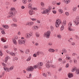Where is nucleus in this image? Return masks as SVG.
<instances>
[{
  "label": "nucleus",
  "instance_id": "f257e3e1",
  "mask_svg": "<svg viewBox=\"0 0 79 79\" xmlns=\"http://www.w3.org/2000/svg\"><path fill=\"white\" fill-rule=\"evenodd\" d=\"M37 67L35 65H34L33 67L32 66H28L27 69V71H31L32 72L34 70V69H36Z\"/></svg>",
  "mask_w": 79,
  "mask_h": 79
},
{
  "label": "nucleus",
  "instance_id": "f03ea898",
  "mask_svg": "<svg viewBox=\"0 0 79 79\" xmlns=\"http://www.w3.org/2000/svg\"><path fill=\"white\" fill-rule=\"evenodd\" d=\"M43 11L41 12V13L43 15H44V14H47L48 13L50 12V10L49 9H46L44 8H43Z\"/></svg>",
  "mask_w": 79,
  "mask_h": 79
},
{
  "label": "nucleus",
  "instance_id": "7ed1b4c3",
  "mask_svg": "<svg viewBox=\"0 0 79 79\" xmlns=\"http://www.w3.org/2000/svg\"><path fill=\"white\" fill-rule=\"evenodd\" d=\"M51 34V32L50 31H48L46 33H45L44 35V36L45 37H46L47 39H49L50 37V34Z\"/></svg>",
  "mask_w": 79,
  "mask_h": 79
},
{
  "label": "nucleus",
  "instance_id": "20e7f679",
  "mask_svg": "<svg viewBox=\"0 0 79 79\" xmlns=\"http://www.w3.org/2000/svg\"><path fill=\"white\" fill-rule=\"evenodd\" d=\"M61 20L60 19H58L56 20V22L55 23V26L56 27L58 28V27H59V26H60V24H61Z\"/></svg>",
  "mask_w": 79,
  "mask_h": 79
},
{
  "label": "nucleus",
  "instance_id": "39448f33",
  "mask_svg": "<svg viewBox=\"0 0 79 79\" xmlns=\"http://www.w3.org/2000/svg\"><path fill=\"white\" fill-rule=\"evenodd\" d=\"M52 63V61L49 60L48 61V63L46 64V67L48 69H50L51 67V64Z\"/></svg>",
  "mask_w": 79,
  "mask_h": 79
},
{
  "label": "nucleus",
  "instance_id": "423d86ee",
  "mask_svg": "<svg viewBox=\"0 0 79 79\" xmlns=\"http://www.w3.org/2000/svg\"><path fill=\"white\" fill-rule=\"evenodd\" d=\"M35 66H36V68H39V69H42L41 66H43V63L39 62L38 63V64H37L36 65H35Z\"/></svg>",
  "mask_w": 79,
  "mask_h": 79
},
{
  "label": "nucleus",
  "instance_id": "0eeeda50",
  "mask_svg": "<svg viewBox=\"0 0 79 79\" xmlns=\"http://www.w3.org/2000/svg\"><path fill=\"white\" fill-rule=\"evenodd\" d=\"M74 23L76 24H79V16H77L76 18L75 21H74Z\"/></svg>",
  "mask_w": 79,
  "mask_h": 79
},
{
  "label": "nucleus",
  "instance_id": "6e6552de",
  "mask_svg": "<svg viewBox=\"0 0 79 79\" xmlns=\"http://www.w3.org/2000/svg\"><path fill=\"white\" fill-rule=\"evenodd\" d=\"M26 40H19L18 41L19 44H24L26 43Z\"/></svg>",
  "mask_w": 79,
  "mask_h": 79
},
{
  "label": "nucleus",
  "instance_id": "1a4fd4ad",
  "mask_svg": "<svg viewBox=\"0 0 79 79\" xmlns=\"http://www.w3.org/2000/svg\"><path fill=\"white\" fill-rule=\"evenodd\" d=\"M9 15H8L7 16V18H13V16L15 15V13L13 12H10L9 13Z\"/></svg>",
  "mask_w": 79,
  "mask_h": 79
},
{
  "label": "nucleus",
  "instance_id": "9d476101",
  "mask_svg": "<svg viewBox=\"0 0 79 79\" xmlns=\"http://www.w3.org/2000/svg\"><path fill=\"white\" fill-rule=\"evenodd\" d=\"M33 24L34 22H27L26 23V26H32V25Z\"/></svg>",
  "mask_w": 79,
  "mask_h": 79
},
{
  "label": "nucleus",
  "instance_id": "9b49d317",
  "mask_svg": "<svg viewBox=\"0 0 79 79\" xmlns=\"http://www.w3.org/2000/svg\"><path fill=\"white\" fill-rule=\"evenodd\" d=\"M28 13L30 15H33L34 13V11L32 10H29L28 11Z\"/></svg>",
  "mask_w": 79,
  "mask_h": 79
},
{
  "label": "nucleus",
  "instance_id": "f8f14e48",
  "mask_svg": "<svg viewBox=\"0 0 79 79\" xmlns=\"http://www.w3.org/2000/svg\"><path fill=\"white\" fill-rule=\"evenodd\" d=\"M3 69L5 71H6V72H10V69L8 67H4Z\"/></svg>",
  "mask_w": 79,
  "mask_h": 79
},
{
  "label": "nucleus",
  "instance_id": "ddd939ff",
  "mask_svg": "<svg viewBox=\"0 0 79 79\" xmlns=\"http://www.w3.org/2000/svg\"><path fill=\"white\" fill-rule=\"evenodd\" d=\"M71 2V1L70 0H63V2H64V3H65V4L66 5H67V4H68V3H69L70 2Z\"/></svg>",
  "mask_w": 79,
  "mask_h": 79
},
{
  "label": "nucleus",
  "instance_id": "4468645a",
  "mask_svg": "<svg viewBox=\"0 0 79 79\" xmlns=\"http://www.w3.org/2000/svg\"><path fill=\"white\" fill-rule=\"evenodd\" d=\"M27 6L29 9H32V4L31 3H29L27 5Z\"/></svg>",
  "mask_w": 79,
  "mask_h": 79
},
{
  "label": "nucleus",
  "instance_id": "2eb2a0df",
  "mask_svg": "<svg viewBox=\"0 0 79 79\" xmlns=\"http://www.w3.org/2000/svg\"><path fill=\"white\" fill-rule=\"evenodd\" d=\"M68 76L69 78H71L73 77V74L72 73H68Z\"/></svg>",
  "mask_w": 79,
  "mask_h": 79
},
{
  "label": "nucleus",
  "instance_id": "dca6fc26",
  "mask_svg": "<svg viewBox=\"0 0 79 79\" xmlns=\"http://www.w3.org/2000/svg\"><path fill=\"white\" fill-rule=\"evenodd\" d=\"M25 37L26 39H30L31 36L29 33H27L25 34Z\"/></svg>",
  "mask_w": 79,
  "mask_h": 79
},
{
  "label": "nucleus",
  "instance_id": "f3484780",
  "mask_svg": "<svg viewBox=\"0 0 79 79\" xmlns=\"http://www.w3.org/2000/svg\"><path fill=\"white\" fill-rule=\"evenodd\" d=\"M12 41L13 44H14V45H16V44H17V42L15 38H12Z\"/></svg>",
  "mask_w": 79,
  "mask_h": 79
},
{
  "label": "nucleus",
  "instance_id": "a211bd4d",
  "mask_svg": "<svg viewBox=\"0 0 79 79\" xmlns=\"http://www.w3.org/2000/svg\"><path fill=\"white\" fill-rule=\"evenodd\" d=\"M35 36L37 38H39L40 37V34L38 32H36L35 33Z\"/></svg>",
  "mask_w": 79,
  "mask_h": 79
},
{
  "label": "nucleus",
  "instance_id": "6ab92c4d",
  "mask_svg": "<svg viewBox=\"0 0 79 79\" xmlns=\"http://www.w3.org/2000/svg\"><path fill=\"white\" fill-rule=\"evenodd\" d=\"M43 52L39 51H38L36 53V54L37 56H39L40 54H43Z\"/></svg>",
  "mask_w": 79,
  "mask_h": 79
},
{
  "label": "nucleus",
  "instance_id": "aec40b11",
  "mask_svg": "<svg viewBox=\"0 0 79 79\" xmlns=\"http://www.w3.org/2000/svg\"><path fill=\"white\" fill-rule=\"evenodd\" d=\"M10 10H11V11L10 12H13V13H15V8L14 7H11L10 8ZM15 15V14H14Z\"/></svg>",
  "mask_w": 79,
  "mask_h": 79
},
{
  "label": "nucleus",
  "instance_id": "412c9836",
  "mask_svg": "<svg viewBox=\"0 0 79 79\" xmlns=\"http://www.w3.org/2000/svg\"><path fill=\"white\" fill-rule=\"evenodd\" d=\"M77 68L75 67H73L72 68V69H71V71L72 72H74V71H76Z\"/></svg>",
  "mask_w": 79,
  "mask_h": 79
},
{
  "label": "nucleus",
  "instance_id": "4be33fe9",
  "mask_svg": "<svg viewBox=\"0 0 79 79\" xmlns=\"http://www.w3.org/2000/svg\"><path fill=\"white\" fill-rule=\"evenodd\" d=\"M7 52L8 53H9L10 55H11V56H15V54L13 53V52H10L9 53L7 51Z\"/></svg>",
  "mask_w": 79,
  "mask_h": 79
},
{
  "label": "nucleus",
  "instance_id": "5701e85b",
  "mask_svg": "<svg viewBox=\"0 0 79 79\" xmlns=\"http://www.w3.org/2000/svg\"><path fill=\"white\" fill-rule=\"evenodd\" d=\"M66 57V60H67L68 61H69V60H70L71 59V57H69L68 55H65Z\"/></svg>",
  "mask_w": 79,
  "mask_h": 79
},
{
  "label": "nucleus",
  "instance_id": "b1692460",
  "mask_svg": "<svg viewBox=\"0 0 79 79\" xmlns=\"http://www.w3.org/2000/svg\"><path fill=\"white\" fill-rule=\"evenodd\" d=\"M48 52H51V53H53L55 52V50L53 49L50 48L48 50Z\"/></svg>",
  "mask_w": 79,
  "mask_h": 79
},
{
  "label": "nucleus",
  "instance_id": "393cba45",
  "mask_svg": "<svg viewBox=\"0 0 79 79\" xmlns=\"http://www.w3.org/2000/svg\"><path fill=\"white\" fill-rule=\"evenodd\" d=\"M2 27H4V28H5V29H8L9 28V26L8 25H2Z\"/></svg>",
  "mask_w": 79,
  "mask_h": 79
},
{
  "label": "nucleus",
  "instance_id": "a878e982",
  "mask_svg": "<svg viewBox=\"0 0 79 79\" xmlns=\"http://www.w3.org/2000/svg\"><path fill=\"white\" fill-rule=\"evenodd\" d=\"M62 51L64 53H67V50L65 48H63L62 50Z\"/></svg>",
  "mask_w": 79,
  "mask_h": 79
},
{
  "label": "nucleus",
  "instance_id": "bb28decb",
  "mask_svg": "<svg viewBox=\"0 0 79 79\" xmlns=\"http://www.w3.org/2000/svg\"><path fill=\"white\" fill-rule=\"evenodd\" d=\"M11 27H17L18 25L16 23H12L11 24Z\"/></svg>",
  "mask_w": 79,
  "mask_h": 79
},
{
  "label": "nucleus",
  "instance_id": "cd10ccee",
  "mask_svg": "<svg viewBox=\"0 0 79 79\" xmlns=\"http://www.w3.org/2000/svg\"><path fill=\"white\" fill-rule=\"evenodd\" d=\"M72 22H70L68 25V27H72Z\"/></svg>",
  "mask_w": 79,
  "mask_h": 79
},
{
  "label": "nucleus",
  "instance_id": "c85d7f7f",
  "mask_svg": "<svg viewBox=\"0 0 79 79\" xmlns=\"http://www.w3.org/2000/svg\"><path fill=\"white\" fill-rule=\"evenodd\" d=\"M14 69V66L12 65L9 68V71H13Z\"/></svg>",
  "mask_w": 79,
  "mask_h": 79
},
{
  "label": "nucleus",
  "instance_id": "c756f323",
  "mask_svg": "<svg viewBox=\"0 0 79 79\" xmlns=\"http://www.w3.org/2000/svg\"><path fill=\"white\" fill-rule=\"evenodd\" d=\"M68 29L69 31H74V29L71 28V27H68Z\"/></svg>",
  "mask_w": 79,
  "mask_h": 79
},
{
  "label": "nucleus",
  "instance_id": "7c9ffc66",
  "mask_svg": "<svg viewBox=\"0 0 79 79\" xmlns=\"http://www.w3.org/2000/svg\"><path fill=\"white\" fill-rule=\"evenodd\" d=\"M64 29V27L63 25H62V26L60 28V31L61 32H62V31H63V30Z\"/></svg>",
  "mask_w": 79,
  "mask_h": 79
},
{
  "label": "nucleus",
  "instance_id": "2f4dec72",
  "mask_svg": "<svg viewBox=\"0 0 79 79\" xmlns=\"http://www.w3.org/2000/svg\"><path fill=\"white\" fill-rule=\"evenodd\" d=\"M12 20L13 21L15 22V23H16L18 20H17V19L15 17H14L12 19Z\"/></svg>",
  "mask_w": 79,
  "mask_h": 79
},
{
  "label": "nucleus",
  "instance_id": "473e14b6",
  "mask_svg": "<svg viewBox=\"0 0 79 79\" xmlns=\"http://www.w3.org/2000/svg\"><path fill=\"white\" fill-rule=\"evenodd\" d=\"M47 74L48 76H52V73L50 72H47Z\"/></svg>",
  "mask_w": 79,
  "mask_h": 79
},
{
  "label": "nucleus",
  "instance_id": "72a5a7b5",
  "mask_svg": "<svg viewBox=\"0 0 79 79\" xmlns=\"http://www.w3.org/2000/svg\"><path fill=\"white\" fill-rule=\"evenodd\" d=\"M63 26H64L66 25V21L65 20H64L63 22V23L62 24Z\"/></svg>",
  "mask_w": 79,
  "mask_h": 79
},
{
  "label": "nucleus",
  "instance_id": "f704fd0d",
  "mask_svg": "<svg viewBox=\"0 0 79 79\" xmlns=\"http://www.w3.org/2000/svg\"><path fill=\"white\" fill-rule=\"evenodd\" d=\"M77 10V7H74L73 8V12H75Z\"/></svg>",
  "mask_w": 79,
  "mask_h": 79
},
{
  "label": "nucleus",
  "instance_id": "c9c22d12",
  "mask_svg": "<svg viewBox=\"0 0 79 79\" xmlns=\"http://www.w3.org/2000/svg\"><path fill=\"white\" fill-rule=\"evenodd\" d=\"M58 11L59 12V13H60L61 14L63 13V11L62 9H59L58 10Z\"/></svg>",
  "mask_w": 79,
  "mask_h": 79
},
{
  "label": "nucleus",
  "instance_id": "e433bc0d",
  "mask_svg": "<svg viewBox=\"0 0 79 79\" xmlns=\"http://www.w3.org/2000/svg\"><path fill=\"white\" fill-rule=\"evenodd\" d=\"M50 29L51 31H53L54 30V27L52 26H51L50 27Z\"/></svg>",
  "mask_w": 79,
  "mask_h": 79
},
{
  "label": "nucleus",
  "instance_id": "4c0bfd02",
  "mask_svg": "<svg viewBox=\"0 0 79 79\" xmlns=\"http://www.w3.org/2000/svg\"><path fill=\"white\" fill-rule=\"evenodd\" d=\"M31 60V57L29 56L27 59L26 60L27 61H29Z\"/></svg>",
  "mask_w": 79,
  "mask_h": 79
},
{
  "label": "nucleus",
  "instance_id": "58836bf2",
  "mask_svg": "<svg viewBox=\"0 0 79 79\" xmlns=\"http://www.w3.org/2000/svg\"><path fill=\"white\" fill-rule=\"evenodd\" d=\"M57 37L58 39H61V35L60 34H58L57 35Z\"/></svg>",
  "mask_w": 79,
  "mask_h": 79
},
{
  "label": "nucleus",
  "instance_id": "ea45409f",
  "mask_svg": "<svg viewBox=\"0 0 79 79\" xmlns=\"http://www.w3.org/2000/svg\"><path fill=\"white\" fill-rule=\"evenodd\" d=\"M22 2L23 4H26L27 3V0H23Z\"/></svg>",
  "mask_w": 79,
  "mask_h": 79
},
{
  "label": "nucleus",
  "instance_id": "a19ab883",
  "mask_svg": "<svg viewBox=\"0 0 79 79\" xmlns=\"http://www.w3.org/2000/svg\"><path fill=\"white\" fill-rule=\"evenodd\" d=\"M41 6L43 7H44L45 6V4H44V3L43 2H41Z\"/></svg>",
  "mask_w": 79,
  "mask_h": 79
},
{
  "label": "nucleus",
  "instance_id": "79ce46f5",
  "mask_svg": "<svg viewBox=\"0 0 79 79\" xmlns=\"http://www.w3.org/2000/svg\"><path fill=\"white\" fill-rule=\"evenodd\" d=\"M29 49L27 50H26V51L25 52L26 54H29Z\"/></svg>",
  "mask_w": 79,
  "mask_h": 79
},
{
  "label": "nucleus",
  "instance_id": "37998d69",
  "mask_svg": "<svg viewBox=\"0 0 79 79\" xmlns=\"http://www.w3.org/2000/svg\"><path fill=\"white\" fill-rule=\"evenodd\" d=\"M31 10H35V11H37V8L35 7H33L32 8Z\"/></svg>",
  "mask_w": 79,
  "mask_h": 79
},
{
  "label": "nucleus",
  "instance_id": "c03bdc74",
  "mask_svg": "<svg viewBox=\"0 0 79 79\" xmlns=\"http://www.w3.org/2000/svg\"><path fill=\"white\" fill-rule=\"evenodd\" d=\"M73 61H74V63L75 64H76V63H77V60L76 59H74Z\"/></svg>",
  "mask_w": 79,
  "mask_h": 79
},
{
  "label": "nucleus",
  "instance_id": "a18cd8bd",
  "mask_svg": "<svg viewBox=\"0 0 79 79\" xmlns=\"http://www.w3.org/2000/svg\"><path fill=\"white\" fill-rule=\"evenodd\" d=\"M71 45H73V46H74V45H76V43H75L74 42H72L71 43Z\"/></svg>",
  "mask_w": 79,
  "mask_h": 79
},
{
  "label": "nucleus",
  "instance_id": "49530a36",
  "mask_svg": "<svg viewBox=\"0 0 79 79\" xmlns=\"http://www.w3.org/2000/svg\"><path fill=\"white\" fill-rule=\"evenodd\" d=\"M51 67H52V68H56V67H55V66L51 64Z\"/></svg>",
  "mask_w": 79,
  "mask_h": 79
},
{
  "label": "nucleus",
  "instance_id": "de8ad7c7",
  "mask_svg": "<svg viewBox=\"0 0 79 79\" xmlns=\"http://www.w3.org/2000/svg\"><path fill=\"white\" fill-rule=\"evenodd\" d=\"M31 76L32 74L31 73H30L29 74V77L27 76V78H31Z\"/></svg>",
  "mask_w": 79,
  "mask_h": 79
},
{
  "label": "nucleus",
  "instance_id": "09e8293b",
  "mask_svg": "<svg viewBox=\"0 0 79 79\" xmlns=\"http://www.w3.org/2000/svg\"><path fill=\"white\" fill-rule=\"evenodd\" d=\"M58 61L59 62H61L62 61V58H59L58 59Z\"/></svg>",
  "mask_w": 79,
  "mask_h": 79
},
{
  "label": "nucleus",
  "instance_id": "8fccbe9b",
  "mask_svg": "<svg viewBox=\"0 0 79 79\" xmlns=\"http://www.w3.org/2000/svg\"><path fill=\"white\" fill-rule=\"evenodd\" d=\"M1 41H2V42H6V40H5L4 39V38H2L1 39Z\"/></svg>",
  "mask_w": 79,
  "mask_h": 79
},
{
  "label": "nucleus",
  "instance_id": "3c124183",
  "mask_svg": "<svg viewBox=\"0 0 79 79\" xmlns=\"http://www.w3.org/2000/svg\"><path fill=\"white\" fill-rule=\"evenodd\" d=\"M1 33L2 34H4V35L6 34V33H5V32L4 31V30L2 31Z\"/></svg>",
  "mask_w": 79,
  "mask_h": 79
},
{
  "label": "nucleus",
  "instance_id": "603ef678",
  "mask_svg": "<svg viewBox=\"0 0 79 79\" xmlns=\"http://www.w3.org/2000/svg\"><path fill=\"white\" fill-rule=\"evenodd\" d=\"M17 34H18V35H21V31H19L18 32Z\"/></svg>",
  "mask_w": 79,
  "mask_h": 79
},
{
  "label": "nucleus",
  "instance_id": "864d4df0",
  "mask_svg": "<svg viewBox=\"0 0 79 79\" xmlns=\"http://www.w3.org/2000/svg\"><path fill=\"white\" fill-rule=\"evenodd\" d=\"M29 34L30 35V37L33 35V32H30Z\"/></svg>",
  "mask_w": 79,
  "mask_h": 79
},
{
  "label": "nucleus",
  "instance_id": "5fc2aeb1",
  "mask_svg": "<svg viewBox=\"0 0 79 79\" xmlns=\"http://www.w3.org/2000/svg\"><path fill=\"white\" fill-rule=\"evenodd\" d=\"M61 4V2H58L56 3V5H60V4Z\"/></svg>",
  "mask_w": 79,
  "mask_h": 79
},
{
  "label": "nucleus",
  "instance_id": "6e6d98bb",
  "mask_svg": "<svg viewBox=\"0 0 79 79\" xmlns=\"http://www.w3.org/2000/svg\"><path fill=\"white\" fill-rule=\"evenodd\" d=\"M43 76L44 77H47V74H46L45 73H44L43 74Z\"/></svg>",
  "mask_w": 79,
  "mask_h": 79
},
{
  "label": "nucleus",
  "instance_id": "4d7b16f0",
  "mask_svg": "<svg viewBox=\"0 0 79 79\" xmlns=\"http://www.w3.org/2000/svg\"><path fill=\"white\" fill-rule=\"evenodd\" d=\"M2 65L3 66H4V67H6V65L4 63L2 64Z\"/></svg>",
  "mask_w": 79,
  "mask_h": 79
},
{
  "label": "nucleus",
  "instance_id": "13d9d810",
  "mask_svg": "<svg viewBox=\"0 0 79 79\" xmlns=\"http://www.w3.org/2000/svg\"><path fill=\"white\" fill-rule=\"evenodd\" d=\"M31 19L33 21H36V20H37V19H34V18H32V19Z\"/></svg>",
  "mask_w": 79,
  "mask_h": 79
},
{
  "label": "nucleus",
  "instance_id": "bf43d9fd",
  "mask_svg": "<svg viewBox=\"0 0 79 79\" xmlns=\"http://www.w3.org/2000/svg\"><path fill=\"white\" fill-rule=\"evenodd\" d=\"M21 8L22 9V10H24L25 8V6H24L22 5L21 6Z\"/></svg>",
  "mask_w": 79,
  "mask_h": 79
},
{
  "label": "nucleus",
  "instance_id": "052dcab7",
  "mask_svg": "<svg viewBox=\"0 0 79 79\" xmlns=\"http://www.w3.org/2000/svg\"><path fill=\"white\" fill-rule=\"evenodd\" d=\"M39 29V26H35V29L36 31L37 30V29Z\"/></svg>",
  "mask_w": 79,
  "mask_h": 79
},
{
  "label": "nucleus",
  "instance_id": "680f3d73",
  "mask_svg": "<svg viewBox=\"0 0 79 79\" xmlns=\"http://www.w3.org/2000/svg\"><path fill=\"white\" fill-rule=\"evenodd\" d=\"M66 62V60H63V61L62 62V63L63 64H64Z\"/></svg>",
  "mask_w": 79,
  "mask_h": 79
},
{
  "label": "nucleus",
  "instance_id": "e2e57ef3",
  "mask_svg": "<svg viewBox=\"0 0 79 79\" xmlns=\"http://www.w3.org/2000/svg\"><path fill=\"white\" fill-rule=\"evenodd\" d=\"M8 59L6 57L5 58V63H7V61H8Z\"/></svg>",
  "mask_w": 79,
  "mask_h": 79
},
{
  "label": "nucleus",
  "instance_id": "0e129e2a",
  "mask_svg": "<svg viewBox=\"0 0 79 79\" xmlns=\"http://www.w3.org/2000/svg\"><path fill=\"white\" fill-rule=\"evenodd\" d=\"M69 64L68 63L65 66V68H69Z\"/></svg>",
  "mask_w": 79,
  "mask_h": 79
},
{
  "label": "nucleus",
  "instance_id": "69168bd1",
  "mask_svg": "<svg viewBox=\"0 0 79 79\" xmlns=\"http://www.w3.org/2000/svg\"><path fill=\"white\" fill-rule=\"evenodd\" d=\"M37 56V55L36 54V53L34 54L33 55V57H36V56Z\"/></svg>",
  "mask_w": 79,
  "mask_h": 79
},
{
  "label": "nucleus",
  "instance_id": "338daca9",
  "mask_svg": "<svg viewBox=\"0 0 79 79\" xmlns=\"http://www.w3.org/2000/svg\"><path fill=\"white\" fill-rule=\"evenodd\" d=\"M53 44V43H52V42H49L48 43V45H52Z\"/></svg>",
  "mask_w": 79,
  "mask_h": 79
},
{
  "label": "nucleus",
  "instance_id": "774afa93",
  "mask_svg": "<svg viewBox=\"0 0 79 79\" xmlns=\"http://www.w3.org/2000/svg\"><path fill=\"white\" fill-rule=\"evenodd\" d=\"M72 56H75V55H77V54L75 53H73L72 54Z\"/></svg>",
  "mask_w": 79,
  "mask_h": 79
}]
</instances>
